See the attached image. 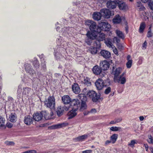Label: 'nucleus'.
<instances>
[{
    "label": "nucleus",
    "mask_w": 153,
    "mask_h": 153,
    "mask_svg": "<svg viewBox=\"0 0 153 153\" xmlns=\"http://www.w3.org/2000/svg\"><path fill=\"white\" fill-rule=\"evenodd\" d=\"M85 24L86 25L89 27L91 32L97 33L101 32L100 27L97 26L96 23L93 21L88 20L86 21Z\"/></svg>",
    "instance_id": "nucleus-1"
},
{
    "label": "nucleus",
    "mask_w": 153,
    "mask_h": 153,
    "mask_svg": "<svg viewBox=\"0 0 153 153\" xmlns=\"http://www.w3.org/2000/svg\"><path fill=\"white\" fill-rule=\"evenodd\" d=\"M98 33V34H97L96 39L97 40L95 41L94 42V46H96L97 48H100L101 47V44L100 41L105 40V35L104 33Z\"/></svg>",
    "instance_id": "nucleus-2"
},
{
    "label": "nucleus",
    "mask_w": 153,
    "mask_h": 153,
    "mask_svg": "<svg viewBox=\"0 0 153 153\" xmlns=\"http://www.w3.org/2000/svg\"><path fill=\"white\" fill-rule=\"evenodd\" d=\"M45 105L47 107L53 109L55 106V100L53 97L50 96L44 102Z\"/></svg>",
    "instance_id": "nucleus-3"
},
{
    "label": "nucleus",
    "mask_w": 153,
    "mask_h": 153,
    "mask_svg": "<svg viewBox=\"0 0 153 153\" xmlns=\"http://www.w3.org/2000/svg\"><path fill=\"white\" fill-rule=\"evenodd\" d=\"M114 81L116 82H118L121 84H125L126 82V75L123 72L120 75L114 79Z\"/></svg>",
    "instance_id": "nucleus-4"
},
{
    "label": "nucleus",
    "mask_w": 153,
    "mask_h": 153,
    "mask_svg": "<svg viewBox=\"0 0 153 153\" xmlns=\"http://www.w3.org/2000/svg\"><path fill=\"white\" fill-rule=\"evenodd\" d=\"M78 97L82 101L80 109L81 111L87 108V105L85 102L87 100V97H84V95L82 94H79L78 95Z\"/></svg>",
    "instance_id": "nucleus-5"
},
{
    "label": "nucleus",
    "mask_w": 153,
    "mask_h": 153,
    "mask_svg": "<svg viewBox=\"0 0 153 153\" xmlns=\"http://www.w3.org/2000/svg\"><path fill=\"white\" fill-rule=\"evenodd\" d=\"M96 93L93 90L88 91V93L87 94V96L91 99L92 101L94 102H97L100 99V96H97L95 98L94 97V96H96Z\"/></svg>",
    "instance_id": "nucleus-6"
},
{
    "label": "nucleus",
    "mask_w": 153,
    "mask_h": 153,
    "mask_svg": "<svg viewBox=\"0 0 153 153\" xmlns=\"http://www.w3.org/2000/svg\"><path fill=\"white\" fill-rule=\"evenodd\" d=\"M71 109L77 110L80 106V102L78 99H73L70 104Z\"/></svg>",
    "instance_id": "nucleus-7"
},
{
    "label": "nucleus",
    "mask_w": 153,
    "mask_h": 153,
    "mask_svg": "<svg viewBox=\"0 0 153 153\" xmlns=\"http://www.w3.org/2000/svg\"><path fill=\"white\" fill-rule=\"evenodd\" d=\"M100 27L102 30L104 31H109L111 28V25L105 21L100 23Z\"/></svg>",
    "instance_id": "nucleus-8"
},
{
    "label": "nucleus",
    "mask_w": 153,
    "mask_h": 153,
    "mask_svg": "<svg viewBox=\"0 0 153 153\" xmlns=\"http://www.w3.org/2000/svg\"><path fill=\"white\" fill-rule=\"evenodd\" d=\"M32 90L28 87L23 88L22 90V96L24 97L27 98L31 95Z\"/></svg>",
    "instance_id": "nucleus-9"
},
{
    "label": "nucleus",
    "mask_w": 153,
    "mask_h": 153,
    "mask_svg": "<svg viewBox=\"0 0 153 153\" xmlns=\"http://www.w3.org/2000/svg\"><path fill=\"white\" fill-rule=\"evenodd\" d=\"M95 85L97 89L98 90H101L106 85H105L103 80L101 79H97L95 82Z\"/></svg>",
    "instance_id": "nucleus-10"
},
{
    "label": "nucleus",
    "mask_w": 153,
    "mask_h": 153,
    "mask_svg": "<svg viewBox=\"0 0 153 153\" xmlns=\"http://www.w3.org/2000/svg\"><path fill=\"white\" fill-rule=\"evenodd\" d=\"M102 16L107 19L109 18L111 15V11L107 9H103L100 10Z\"/></svg>",
    "instance_id": "nucleus-11"
},
{
    "label": "nucleus",
    "mask_w": 153,
    "mask_h": 153,
    "mask_svg": "<svg viewBox=\"0 0 153 153\" xmlns=\"http://www.w3.org/2000/svg\"><path fill=\"white\" fill-rule=\"evenodd\" d=\"M25 69L27 72L31 75L33 76L35 74V71L32 68L31 65L28 64H25Z\"/></svg>",
    "instance_id": "nucleus-12"
},
{
    "label": "nucleus",
    "mask_w": 153,
    "mask_h": 153,
    "mask_svg": "<svg viewBox=\"0 0 153 153\" xmlns=\"http://www.w3.org/2000/svg\"><path fill=\"white\" fill-rule=\"evenodd\" d=\"M122 71V69L121 68H113L112 74L114 75V79L119 76Z\"/></svg>",
    "instance_id": "nucleus-13"
},
{
    "label": "nucleus",
    "mask_w": 153,
    "mask_h": 153,
    "mask_svg": "<svg viewBox=\"0 0 153 153\" xmlns=\"http://www.w3.org/2000/svg\"><path fill=\"white\" fill-rule=\"evenodd\" d=\"M100 66L102 70H106L109 67V63L107 61H102L100 63Z\"/></svg>",
    "instance_id": "nucleus-14"
},
{
    "label": "nucleus",
    "mask_w": 153,
    "mask_h": 153,
    "mask_svg": "<svg viewBox=\"0 0 153 153\" xmlns=\"http://www.w3.org/2000/svg\"><path fill=\"white\" fill-rule=\"evenodd\" d=\"M62 100L64 104H70L71 101V99L68 95H64L62 98Z\"/></svg>",
    "instance_id": "nucleus-15"
},
{
    "label": "nucleus",
    "mask_w": 153,
    "mask_h": 153,
    "mask_svg": "<svg viewBox=\"0 0 153 153\" xmlns=\"http://www.w3.org/2000/svg\"><path fill=\"white\" fill-rule=\"evenodd\" d=\"M118 2L114 1H108L106 4L107 7L109 9H113L116 8Z\"/></svg>",
    "instance_id": "nucleus-16"
},
{
    "label": "nucleus",
    "mask_w": 153,
    "mask_h": 153,
    "mask_svg": "<svg viewBox=\"0 0 153 153\" xmlns=\"http://www.w3.org/2000/svg\"><path fill=\"white\" fill-rule=\"evenodd\" d=\"M43 118V116L41 112H36L33 115V119L36 121H39L41 120Z\"/></svg>",
    "instance_id": "nucleus-17"
},
{
    "label": "nucleus",
    "mask_w": 153,
    "mask_h": 153,
    "mask_svg": "<svg viewBox=\"0 0 153 153\" xmlns=\"http://www.w3.org/2000/svg\"><path fill=\"white\" fill-rule=\"evenodd\" d=\"M33 120V118L29 115L26 116L25 117L24 123L27 125L31 124Z\"/></svg>",
    "instance_id": "nucleus-18"
},
{
    "label": "nucleus",
    "mask_w": 153,
    "mask_h": 153,
    "mask_svg": "<svg viewBox=\"0 0 153 153\" xmlns=\"http://www.w3.org/2000/svg\"><path fill=\"white\" fill-rule=\"evenodd\" d=\"M92 71L94 74L97 75L100 74L102 72V69L101 67L97 65L94 66L92 69Z\"/></svg>",
    "instance_id": "nucleus-19"
},
{
    "label": "nucleus",
    "mask_w": 153,
    "mask_h": 153,
    "mask_svg": "<svg viewBox=\"0 0 153 153\" xmlns=\"http://www.w3.org/2000/svg\"><path fill=\"white\" fill-rule=\"evenodd\" d=\"M97 33L92 32L88 31L86 34L87 38L93 39H96Z\"/></svg>",
    "instance_id": "nucleus-20"
},
{
    "label": "nucleus",
    "mask_w": 153,
    "mask_h": 153,
    "mask_svg": "<svg viewBox=\"0 0 153 153\" xmlns=\"http://www.w3.org/2000/svg\"><path fill=\"white\" fill-rule=\"evenodd\" d=\"M100 53L102 56L105 59L109 58L111 55L110 52L108 51L105 50L101 51Z\"/></svg>",
    "instance_id": "nucleus-21"
},
{
    "label": "nucleus",
    "mask_w": 153,
    "mask_h": 153,
    "mask_svg": "<svg viewBox=\"0 0 153 153\" xmlns=\"http://www.w3.org/2000/svg\"><path fill=\"white\" fill-rule=\"evenodd\" d=\"M72 89L73 91L76 94H78L80 91L78 84L76 83H74L72 85Z\"/></svg>",
    "instance_id": "nucleus-22"
},
{
    "label": "nucleus",
    "mask_w": 153,
    "mask_h": 153,
    "mask_svg": "<svg viewBox=\"0 0 153 153\" xmlns=\"http://www.w3.org/2000/svg\"><path fill=\"white\" fill-rule=\"evenodd\" d=\"M102 16L101 12H95L92 15V17L94 19L96 20H100L101 16Z\"/></svg>",
    "instance_id": "nucleus-23"
},
{
    "label": "nucleus",
    "mask_w": 153,
    "mask_h": 153,
    "mask_svg": "<svg viewBox=\"0 0 153 153\" xmlns=\"http://www.w3.org/2000/svg\"><path fill=\"white\" fill-rule=\"evenodd\" d=\"M9 120L12 122H15L16 120L17 116L14 113H11L9 115Z\"/></svg>",
    "instance_id": "nucleus-24"
},
{
    "label": "nucleus",
    "mask_w": 153,
    "mask_h": 153,
    "mask_svg": "<svg viewBox=\"0 0 153 153\" xmlns=\"http://www.w3.org/2000/svg\"><path fill=\"white\" fill-rule=\"evenodd\" d=\"M122 19L119 15H116L113 19V22L114 24H119L121 22Z\"/></svg>",
    "instance_id": "nucleus-25"
},
{
    "label": "nucleus",
    "mask_w": 153,
    "mask_h": 153,
    "mask_svg": "<svg viewBox=\"0 0 153 153\" xmlns=\"http://www.w3.org/2000/svg\"><path fill=\"white\" fill-rule=\"evenodd\" d=\"M88 137V135L87 134H84L75 138L74 140L75 142L82 141L86 139Z\"/></svg>",
    "instance_id": "nucleus-26"
},
{
    "label": "nucleus",
    "mask_w": 153,
    "mask_h": 153,
    "mask_svg": "<svg viewBox=\"0 0 153 153\" xmlns=\"http://www.w3.org/2000/svg\"><path fill=\"white\" fill-rule=\"evenodd\" d=\"M77 110H75L73 109H72V110L70 111L68 114V119H71L75 116H76L77 114L76 111Z\"/></svg>",
    "instance_id": "nucleus-27"
},
{
    "label": "nucleus",
    "mask_w": 153,
    "mask_h": 153,
    "mask_svg": "<svg viewBox=\"0 0 153 153\" xmlns=\"http://www.w3.org/2000/svg\"><path fill=\"white\" fill-rule=\"evenodd\" d=\"M65 126V124L63 123L52 125L51 126V128L52 129H56L61 128Z\"/></svg>",
    "instance_id": "nucleus-28"
},
{
    "label": "nucleus",
    "mask_w": 153,
    "mask_h": 153,
    "mask_svg": "<svg viewBox=\"0 0 153 153\" xmlns=\"http://www.w3.org/2000/svg\"><path fill=\"white\" fill-rule=\"evenodd\" d=\"M42 114L43 117L44 116V117L46 120H48L51 118V116H52V114H51V116L46 111H43L41 112Z\"/></svg>",
    "instance_id": "nucleus-29"
},
{
    "label": "nucleus",
    "mask_w": 153,
    "mask_h": 153,
    "mask_svg": "<svg viewBox=\"0 0 153 153\" xmlns=\"http://www.w3.org/2000/svg\"><path fill=\"white\" fill-rule=\"evenodd\" d=\"M118 7L120 9L122 10H125L126 9V4L123 1H120L117 3Z\"/></svg>",
    "instance_id": "nucleus-30"
},
{
    "label": "nucleus",
    "mask_w": 153,
    "mask_h": 153,
    "mask_svg": "<svg viewBox=\"0 0 153 153\" xmlns=\"http://www.w3.org/2000/svg\"><path fill=\"white\" fill-rule=\"evenodd\" d=\"M115 32L117 36L119 37L122 39H124L125 38V36L123 32L118 30H115Z\"/></svg>",
    "instance_id": "nucleus-31"
},
{
    "label": "nucleus",
    "mask_w": 153,
    "mask_h": 153,
    "mask_svg": "<svg viewBox=\"0 0 153 153\" xmlns=\"http://www.w3.org/2000/svg\"><path fill=\"white\" fill-rule=\"evenodd\" d=\"M118 137V135L117 134H113L110 137V140L112 141V143H114L116 142Z\"/></svg>",
    "instance_id": "nucleus-32"
},
{
    "label": "nucleus",
    "mask_w": 153,
    "mask_h": 153,
    "mask_svg": "<svg viewBox=\"0 0 153 153\" xmlns=\"http://www.w3.org/2000/svg\"><path fill=\"white\" fill-rule=\"evenodd\" d=\"M63 108L62 107H59L56 111V113L58 116L59 117L61 116L63 114Z\"/></svg>",
    "instance_id": "nucleus-33"
},
{
    "label": "nucleus",
    "mask_w": 153,
    "mask_h": 153,
    "mask_svg": "<svg viewBox=\"0 0 153 153\" xmlns=\"http://www.w3.org/2000/svg\"><path fill=\"white\" fill-rule=\"evenodd\" d=\"M105 43L106 45L109 47L113 48L114 46L111 42V40L109 39H107L105 40Z\"/></svg>",
    "instance_id": "nucleus-34"
},
{
    "label": "nucleus",
    "mask_w": 153,
    "mask_h": 153,
    "mask_svg": "<svg viewBox=\"0 0 153 153\" xmlns=\"http://www.w3.org/2000/svg\"><path fill=\"white\" fill-rule=\"evenodd\" d=\"M137 9L139 10V11L143 10L145 8V7L142 5L140 1L137 2Z\"/></svg>",
    "instance_id": "nucleus-35"
},
{
    "label": "nucleus",
    "mask_w": 153,
    "mask_h": 153,
    "mask_svg": "<svg viewBox=\"0 0 153 153\" xmlns=\"http://www.w3.org/2000/svg\"><path fill=\"white\" fill-rule=\"evenodd\" d=\"M83 83L85 85L88 86H90L91 85V82L90 81V79L88 77H86L84 78Z\"/></svg>",
    "instance_id": "nucleus-36"
},
{
    "label": "nucleus",
    "mask_w": 153,
    "mask_h": 153,
    "mask_svg": "<svg viewBox=\"0 0 153 153\" xmlns=\"http://www.w3.org/2000/svg\"><path fill=\"white\" fill-rule=\"evenodd\" d=\"M137 141L136 140H131L130 143H128V145L130 147L133 148L134 145L136 144H137Z\"/></svg>",
    "instance_id": "nucleus-37"
},
{
    "label": "nucleus",
    "mask_w": 153,
    "mask_h": 153,
    "mask_svg": "<svg viewBox=\"0 0 153 153\" xmlns=\"http://www.w3.org/2000/svg\"><path fill=\"white\" fill-rule=\"evenodd\" d=\"M33 64L34 67L37 69L39 68V64L38 60L36 58H34L33 61Z\"/></svg>",
    "instance_id": "nucleus-38"
},
{
    "label": "nucleus",
    "mask_w": 153,
    "mask_h": 153,
    "mask_svg": "<svg viewBox=\"0 0 153 153\" xmlns=\"http://www.w3.org/2000/svg\"><path fill=\"white\" fill-rule=\"evenodd\" d=\"M5 121V119L1 116H0V127L4 126Z\"/></svg>",
    "instance_id": "nucleus-39"
},
{
    "label": "nucleus",
    "mask_w": 153,
    "mask_h": 153,
    "mask_svg": "<svg viewBox=\"0 0 153 153\" xmlns=\"http://www.w3.org/2000/svg\"><path fill=\"white\" fill-rule=\"evenodd\" d=\"M145 27V24L144 23L142 22L140 25L139 28V32L142 33Z\"/></svg>",
    "instance_id": "nucleus-40"
},
{
    "label": "nucleus",
    "mask_w": 153,
    "mask_h": 153,
    "mask_svg": "<svg viewBox=\"0 0 153 153\" xmlns=\"http://www.w3.org/2000/svg\"><path fill=\"white\" fill-rule=\"evenodd\" d=\"M96 47V48L95 47H91L90 50L91 52V53L92 54H95L97 53V48H97L96 46H95Z\"/></svg>",
    "instance_id": "nucleus-41"
},
{
    "label": "nucleus",
    "mask_w": 153,
    "mask_h": 153,
    "mask_svg": "<svg viewBox=\"0 0 153 153\" xmlns=\"http://www.w3.org/2000/svg\"><path fill=\"white\" fill-rule=\"evenodd\" d=\"M147 142L150 144H153V137L151 136H148V138L147 140Z\"/></svg>",
    "instance_id": "nucleus-42"
},
{
    "label": "nucleus",
    "mask_w": 153,
    "mask_h": 153,
    "mask_svg": "<svg viewBox=\"0 0 153 153\" xmlns=\"http://www.w3.org/2000/svg\"><path fill=\"white\" fill-rule=\"evenodd\" d=\"M94 39H90L88 38H87L85 40V42L88 45H91L93 42V41Z\"/></svg>",
    "instance_id": "nucleus-43"
},
{
    "label": "nucleus",
    "mask_w": 153,
    "mask_h": 153,
    "mask_svg": "<svg viewBox=\"0 0 153 153\" xmlns=\"http://www.w3.org/2000/svg\"><path fill=\"white\" fill-rule=\"evenodd\" d=\"M121 129L120 127H118L116 126H113L110 128V130L113 131H117Z\"/></svg>",
    "instance_id": "nucleus-44"
},
{
    "label": "nucleus",
    "mask_w": 153,
    "mask_h": 153,
    "mask_svg": "<svg viewBox=\"0 0 153 153\" xmlns=\"http://www.w3.org/2000/svg\"><path fill=\"white\" fill-rule=\"evenodd\" d=\"M132 63V60L128 61L126 63V65L127 68H130L131 66Z\"/></svg>",
    "instance_id": "nucleus-45"
},
{
    "label": "nucleus",
    "mask_w": 153,
    "mask_h": 153,
    "mask_svg": "<svg viewBox=\"0 0 153 153\" xmlns=\"http://www.w3.org/2000/svg\"><path fill=\"white\" fill-rule=\"evenodd\" d=\"M63 110H65L66 111H68L69 110L70 108H71V107L70 106V104L69 105H64L63 107Z\"/></svg>",
    "instance_id": "nucleus-46"
},
{
    "label": "nucleus",
    "mask_w": 153,
    "mask_h": 153,
    "mask_svg": "<svg viewBox=\"0 0 153 153\" xmlns=\"http://www.w3.org/2000/svg\"><path fill=\"white\" fill-rule=\"evenodd\" d=\"M88 91L86 88H85L82 91L83 94H83L84 97H86V96H87V94L88 93Z\"/></svg>",
    "instance_id": "nucleus-47"
},
{
    "label": "nucleus",
    "mask_w": 153,
    "mask_h": 153,
    "mask_svg": "<svg viewBox=\"0 0 153 153\" xmlns=\"http://www.w3.org/2000/svg\"><path fill=\"white\" fill-rule=\"evenodd\" d=\"M22 85H19L18 86V90H17V93L18 94H20L22 92Z\"/></svg>",
    "instance_id": "nucleus-48"
},
{
    "label": "nucleus",
    "mask_w": 153,
    "mask_h": 153,
    "mask_svg": "<svg viewBox=\"0 0 153 153\" xmlns=\"http://www.w3.org/2000/svg\"><path fill=\"white\" fill-rule=\"evenodd\" d=\"M111 91V88L110 87H108L105 90L104 93L106 94H108Z\"/></svg>",
    "instance_id": "nucleus-49"
},
{
    "label": "nucleus",
    "mask_w": 153,
    "mask_h": 153,
    "mask_svg": "<svg viewBox=\"0 0 153 153\" xmlns=\"http://www.w3.org/2000/svg\"><path fill=\"white\" fill-rule=\"evenodd\" d=\"M147 42L145 41L144 43L143 44L142 47V48L143 50H145L147 46Z\"/></svg>",
    "instance_id": "nucleus-50"
},
{
    "label": "nucleus",
    "mask_w": 153,
    "mask_h": 153,
    "mask_svg": "<svg viewBox=\"0 0 153 153\" xmlns=\"http://www.w3.org/2000/svg\"><path fill=\"white\" fill-rule=\"evenodd\" d=\"M55 56L56 57L57 59H59L61 56V55L59 52H57L55 54Z\"/></svg>",
    "instance_id": "nucleus-51"
},
{
    "label": "nucleus",
    "mask_w": 153,
    "mask_h": 153,
    "mask_svg": "<svg viewBox=\"0 0 153 153\" xmlns=\"http://www.w3.org/2000/svg\"><path fill=\"white\" fill-rule=\"evenodd\" d=\"M5 143L6 145H13L14 143L13 142L7 141L5 142Z\"/></svg>",
    "instance_id": "nucleus-52"
},
{
    "label": "nucleus",
    "mask_w": 153,
    "mask_h": 153,
    "mask_svg": "<svg viewBox=\"0 0 153 153\" xmlns=\"http://www.w3.org/2000/svg\"><path fill=\"white\" fill-rule=\"evenodd\" d=\"M6 126L7 128H11L13 127V124L10 122H8L6 123Z\"/></svg>",
    "instance_id": "nucleus-53"
},
{
    "label": "nucleus",
    "mask_w": 153,
    "mask_h": 153,
    "mask_svg": "<svg viewBox=\"0 0 153 153\" xmlns=\"http://www.w3.org/2000/svg\"><path fill=\"white\" fill-rule=\"evenodd\" d=\"M115 123H117L120 122L122 120V119L121 117H119L115 118Z\"/></svg>",
    "instance_id": "nucleus-54"
},
{
    "label": "nucleus",
    "mask_w": 153,
    "mask_h": 153,
    "mask_svg": "<svg viewBox=\"0 0 153 153\" xmlns=\"http://www.w3.org/2000/svg\"><path fill=\"white\" fill-rule=\"evenodd\" d=\"M112 48L113 49V51L114 52V53L115 54H118V51L117 48H115L114 46H113V48Z\"/></svg>",
    "instance_id": "nucleus-55"
},
{
    "label": "nucleus",
    "mask_w": 153,
    "mask_h": 153,
    "mask_svg": "<svg viewBox=\"0 0 153 153\" xmlns=\"http://www.w3.org/2000/svg\"><path fill=\"white\" fill-rule=\"evenodd\" d=\"M114 41H116V42L117 44H119L120 42V39L117 37H114Z\"/></svg>",
    "instance_id": "nucleus-56"
},
{
    "label": "nucleus",
    "mask_w": 153,
    "mask_h": 153,
    "mask_svg": "<svg viewBox=\"0 0 153 153\" xmlns=\"http://www.w3.org/2000/svg\"><path fill=\"white\" fill-rule=\"evenodd\" d=\"M92 151L91 150H86L85 151H83L82 153H91Z\"/></svg>",
    "instance_id": "nucleus-57"
},
{
    "label": "nucleus",
    "mask_w": 153,
    "mask_h": 153,
    "mask_svg": "<svg viewBox=\"0 0 153 153\" xmlns=\"http://www.w3.org/2000/svg\"><path fill=\"white\" fill-rule=\"evenodd\" d=\"M152 36V33L150 31H149L147 34V36L148 37H150Z\"/></svg>",
    "instance_id": "nucleus-58"
},
{
    "label": "nucleus",
    "mask_w": 153,
    "mask_h": 153,
    "mask_svg": "<svg viewBox=\"0 0 153 153\" xmlns=\"http://www.w3.org/2000/svg\"><path fill=\"white\" fill-rule=\"evenodd\" d=\"M27 153H36V151L35 150H31L29 151H27Z\"/></svg>",
    "instance_id": "nucleus-59"
},
{
    "label": "nucleus",
    "mask_w": 153,
    "mask_h": 153,
    "mask_svg": "<svg viewBox=\"0 0 153 153\" xmlns=\"http://www.w3.org/2000/svg\"><path fill=\"white\" fill-rule=\"evenodd\" d=\"M110 143H112V141L111 140H107L105 142V145L107 146Z\"/></svg>",
    "instance_id": "nucleus-60"
},
{
    "label": "nucleus",
    "mask_w": 153,
    "mask_h": 153,
    "mask_svg": "<svg viewBox=\"0 0 153 153\" xmlns=\"http://www.w3.org/2000/svg\"><path fill=\"white\" fill-rule=\"evenodd\" d=\"M97 112L96 110L94 108L92 109L90 111V112L92 113H95Z\"/></svg>",
    "instance_id": "nucleus-61"
},
{
    "label": "nucleus",
    "mask_w": 153,
    "mask_h": 153,
    "mask_svg": "<svg viewBox=\"0 0 153 153\" xmlns=\"http://www.w3.org/2000/svg\"><path fill=\"white\" fill-rule=\"evenodd\" d=\"M117 46L118 48L121 49H122L123 48V46L121 44H118Z\"/></svg>",
    "instance_id": "nucleus-62"
},
{
    "label": "nucleus",
    "mask_w": 153,
    "mask_h": 153,
    "mask_svg": "<svg viewBox=\"0 0 153 153\" xmlns=\"http://www.w3.org/2000/svg\"><path fill=\"white\" fill-rule=\"evenodd\" d=\"M131 56L130 55H128L127 57V60L128 61L132 60L131 59Z\"/></svg>",
    "instance_id": "nucleus-63"
},
{
    "label": "nucleus",
    "mask_w": 153,
    "mask_h": 153,
    "mask_svg": "<svg viewBox=\"0 0 153 153\" xmlns=\"http://www.w3.org/2000/svg\"><path fill=\"white\" fill-rule=\"evenodd\" d=\"M150 152L151 153H153V147H151L149 148Z\"/></svg>",
    "instance_id": "nucleus-64"
}]
</instances>
